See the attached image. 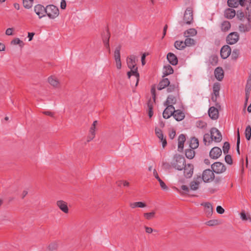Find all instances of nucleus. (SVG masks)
I'll return each mask as SVG.
<instances>
[{
	"label": "nucleus",
	"mask_w": 251,
	"mask_h": 251,
	"mask_svg": "<svg viewBox=\"0 0 251 251\" xmlns=\"http://www.w3.org/2000/svg\"><path fill=\"white\" fill-rule=\"evenodd\" d=\"M246 104H247V102L248 100V97L247 96L248 93H250V91L251 90V73L249 74L248 78L247 81V83L246 85Z\"/></svg>",
	"instance_id": "29"
},
{
	"label": "nucleus",
	"mask_w": 251,
	"mask_h": 251,
	"mask_svg": "<svg viewBox=\"0 0 251 251\" xmlns=\"http://www.w3.org/2000/svg\"><path fill=\"white\" fill-rule=\"evenodd\" d=\"M240 143V133L239 129L237 130V143H236V150L238 154H240V150H239V146Z\"/></svg>",
	"instance_id": "53"
},
{
	"label": "nucleus",
	"mask_w": 251,
	"mask_h": 251,
	"mask_svg": "<svg viewBox=\"0 0 251 251\" xmlns=\"http://www.w3.org/2000/svg\"><path fill=\"white\" fill-rule=\"evenodd\" d=\"M176 136V131L174 129H172L170 131L169 133V137L171 139H173Z\"/></svg>",
	"instance_id": "59"
},
{
	"label": "nucleus",
	"mask_w": 251,
	"mask_h": 251,
	"mask_svg": "<svg viewBox=\"0 0 251 251\" xmlns=\"http://www.w3.org/2000/svg\"><path fill=\"white\" fill-rule=\"evenodd\" d=\"M178 95H170L167 97L166 101L164 102V105H172L175 104L177 100V96Z\"/></svg>",
	"instance_id": "22"
},
{
	"label": "nucleus",
	"mask_w": 251,
	"mask_h": 251,
	"mask_svg": "<svg viewBox=\"0 0 251 251\" xmlns=\"http://www.w3.org/2000/svg\"><path fill=\"white\" fill-rule=\"evenodd\" d=\"M227 5L230 7L236 8L239 5L238 0H228Z\"/></svg>",
	"instance_id": "43"
},
{
	"label": "nucleus",
	"mask_w": 251,
	"mask_h": 251,
	"mask_svg": "<svg viewBox=\"0 0 251 251\" xmlns=\"http://www.w3.org/2000/svg\"><path fill=\"white\" fill-rule=\"evenodd\" d=\"M136 57L135 55H130L127 59V64L129 68L136 67Z\"/></svg>",
	"instance_id": "27"
},
{
	"label": "nucleus",
	"mask_w": 251,
	"mask_h": 251,
	"mask_svg": "<svg viewBox=\"0 0 251 251\" xmlns=\"http://www.w3.org/2000/svg\"><path fill=\"white\" fill-rule=\"evenodd\" d=\"M220 90V84L219 83H214L213 87V94L211 97V100L213 101H216L217 97L219 96Z\"/></svg>",
	"instance_id": "15"
},
{
	"label": "nucleus",
	"mask_w": 251,
	"mask_h": 251,
	"mask_svg": "<svg viewBox=\"0 0 251 251\" xmlns=\"http://www.w3.org/2000/svg\"><path fill=\"white\" fill-rule=\"evenodd\" d=\"M200 185V182L198 181H193L190 184V188L192 190H197L198 189Z\"/></svg>",
	"instance_id": "41"
},
{
	"label": "nucleus",
	"mask_w": 251,
	"mask_h": 251,
	"mask_svg": "<svg viewBox=\"0 0 251 251\" xmlns=\"http://www.w3.org/2000/svg\"><path fill=\"white\" fill-rule=\"evenodd\" d=\"M155 133L157 137L160 139L162 143V147L164 148L167 145V141L165 137H164L163 132L161 129L156 127L155 129Z\"/></svg>",
	"instance_id": "16"
},
{
	"label": "nucleus",
	"mask_w": 251,
	"mask_h": 251,
	"mask_svg": "<svg viewBox=\"0 0 251 251\" xmlns=\"http://www.w3.org/2000/svg\"><path fill=\"white\" fill-rule=\"evenodd\" d=\"M246 23H241L239 25V30L241 32H248L251 30V12H246Z\"/></svg>",
	"instance_id": "1"
},
{
	"label": "nucleus",
	"mask_w": 251,
	"mask_h": 251,
	"mask_svg": "<svg viewBox=\"0 0 251 251\" xmlns=\"http://www.w3.org/2000/svg\"><path fill=\"white\" fill-rule=\"evenodd\" d=\"M145 229L146 232L149 234L151 233L153 231H156V230H153L151 227L147 226H145Z\"/></svg>",
	"instance_id": "63"
},
{
	"label": "nucleus",
	"mask_w": 251,
	"mask_h": 251,
	"mask_svg": "<svg viewBox=\"0 0 251 251\" xmlns=\"http://www.w3.org/2000/svg\"><path fill=\"white\" fill-rule=\"evenodd\" d=\"M34 11L38 16L39 18L41 19L46 16V7H45L41 4L36 5L34 7Z\"/></svg>",
	"instance_id": "10"
},
{
	"label": "nucleus",
	"mask_w": 251,
	"mask_h": 251,
	"mask_svg": "<svg viewBox=\"0 0 251 251\" xmlns=\"http://www.w3.org/2000/svg\"><path fill=\"white\" fill-rule=\"evenodd\" d=\"M195 155V152L192 149H187L185 151V156L189 159H191L194 158Z\"/></svg>",
	"instance_id": "37"
},
{
	"label": "nucleus",
	"mask_w": 251,
	"mask_h": 251,
	"mask_svg": "<svg viewBox=\"0 0 251 251\" xmlns=\"http://www.w3.org/2000/svg\"><path fill=\"white\" fill-rule=\"evenodd\" d=\"M212 138L216 142H220L222 139V135L219 130L216 128L213 127L210 130Z\"/></svg>",
	"instance_id": "11"
},
{
	"label": "nucleus",
	"mask_w": 251,
	"mask_h": 251,
	"mask_svg": "<svg viewBox=\"0 0 251 251\" xmlns=\"http://www.w3.org/2000/svg\"><path fill=\"white\" fill-rule=\"evenodd\" d=\"M186 164L184 157L180 155H176L175 156V160L172 166L174 168L179 171L183 170L184 166Z\"/></svg>",
	"instance_id": "4"
},
{
	"label": "nucleus",
	"mask_w": 251,
	"mask_h": 251,
	"mask_svg": "<svg viewBox=\"0 0 251 251\" xmlns=\"http://www.w3.org/2000/svg\"><path fill=\"white\" fill-rule=\"evenodd\" d=\"M208 114L211 119L216 120L219 117L218 110L214 106L211 107L208 110Z\"/></svg>",
	"instance_id": "19"
},
{
	"label": "nucleus",
	"mask_w": 251,
	"mask_h": 251,
	"mask_svg": "<svg viewBox=\"0 0 251 251\" xmlns=\"http://www.w3.org/2000/svg\"><path fill=\"white\" fill-rule=\"evenodd\" d=\"M146 206V204L143 202L138 201V202H134L130 203V207L131 208H135L136 207L143 208Z\"/></svg>",
	"instance_id": "35"
},
{
	"label": "nucleus",
	"mask_w": 251,
	"mask_h": 251,
	"mask_svg": "<svg viewBox=\"0 0 251 251\" xmlns=\"http://www.w3.org/2000/svg\"><path fill=\"white\" fill-rule=\"evenodd\" d=\"M237 16L240 20L242 21L246 16V12H244L242 11H238L237 12Z\"/></svg>",
	"instance_id": "54"
},
{
	"label": "nucleus",
	"mask_w": 251,
	"mask_h": 251,
	"mask_svg": "<svg viewBox=\"0 0 251 251\" xmlns=\"http://www.w3.org/2000/svg\"><path fill=\"white\" fill-rule=\"evenodd\" d=\"M231 52L230 47L228 45H225L221 49V56L223 59H226L229 56Z\"/></svg>",
	"instance_id": "17"
},
{
	"label": "nucleus",
	"mask_w": 251,
	"mask_h": 251,
	"mask_svg": "<svg viewBox=\"0 0 251 251\" xmlns=\"http://www.w3.org/2000/svg\"><path fill=\"white\" fill-rule=\"evenodd\" d=\"M241 218L243 221H249L251 222V217L250 215L246 214L245 212H242L240 214Z\"/></svg>",
	"instance_id": "50"
},
{
	"label": "nucleus",
	"mask_w": 251,
	"mask_h": 251,
	"mask_svg": "<svg viewBox=\"0 0 251 251\" xmlns=\"http://www.w3.org/2000/svg\"><path fill=\"white\" fill-rule=\"evenodd\" d=\"M199 145L198 139L196 137L191 138L190 143V147L193 150L197 149Z\"/></svg>",
	"instance_id": "31"
},
{
	"label": "nucleus",
	"mask_w": 251,
	"mask_h": 251,
	"mask_svg": "<svg viewBox=\"0 0 251 251\" xmlns=\"http://www.w3.org/2000/svg\"><path fill=\"white\" fill-rule=\"evenodd\" d=\"M230 148V145L228 142H226L224 143V145L223 146V151L224 154H226L228 153V151Z\"/></svg>",
	"instance_id": "52"
},
{
	"label": "nucleus",
	"mask_w": 251,
	"mask_h": 251,
	"mask_svg": "<svg viewBox=\"0 0 251 251\" xmlns=\"http://www.w3.org/2000/svg\"><path fill=\"white\" fill-rule=\"evenodd\" d=\"M217 212L219 214H223L225 212L224 209L221 206H217L216 208Z\"/></svg>",
	"instance_id": "61"
},
{
	"label": "nucleus",
	"mask_w": 251,
	"mask_h": 251,
	"mask_svg": "<svg viewBox=\"0 0 251 251\" xmlns=\"http://www.w3.org/2000/svg\"><path fill=\"white\" fill-rule=\"evenodd\" d=\"M184 170V176L186 178H190L193 174L194 167L191 164H185L183 169Z\"/></svg>",
	"instance_id": "14"
},
{
	"label": "nucleus",
	"mask_w": 251,
	"mask_h": 251,
	"mask_svg": "<svg viewBox=\"0 0 251 251\" xmlns=\"http://www.w3.org/2000/svg\"><path fill=\"white\" fill-rule=\"evenodd\" d=\"M240 55V50L238 49L234 50L231 53V57L232 59L236 60L238 58Z\"/></svg>",
	"instance_id": "51"
},
{
	"label": "nucleus",
	"mask_w": 251,
	"mask_h": 251,
	"mask_svg": "<svg viewBox=\"0 0 251 251\" xmlns=\"http://www.w3.org/2000/svg\"><path fill=\"white\" fill-rule=\"evenodd\" d=\"M236 15L235 10L231 8H227L225 10V17L229 19H231L235 17Z\"/></svg>",
	"instance_id": "25"
},
{
	"label": "nucleus",
	"mask_w": 251,
	"mask_h": 251,
	"mask_svg": "<svg viewBox=\"0 0 251 251\" xmlns=\"http://www.w3.org/2000/svg\"><path fill=\"white\" fill-rule=\"evenodd\" d=\"M170 83V82L168 78H163L162 80L160 81L159 83L158 86H157V89L158 90H161L168 86L169 85Z\"/></svg>",
	"instance_id": "26"
},
{
	"label": "nucleus",
	"mask_w": 251,
	"mask_h": 251,
	"mask_svg": "<svg viewBox=\"0 0 251 251\" xmlns=\"http://www.w3.org/2000/svg\"><path fill=\"white\" fill-rule=\"evenodd\" d=\"M59 15V10L56 6L50 4L46 6V15L50 19H54Z\"/></svg>",
	"instance_id": "2"
},
{
	"label": "nucleus",
	"mask_w": 251,
	"mask_h": 251,
	"mask_svg": "<svg viewBox=\"0 0 251 251\" xmlns=\"http://www.w3.org/2000/svg\"><path fill=\"white\" fill-rule=\"evenodd\" d=\"M166 108L164 109L163 112V117L164 119H168L172 116H173L174 112H175V109L172 105H165Z\"/></svg>",
	"instance_id": "9"
},
{
	"label": "nucleus",
	"mask_w": 251,
	"mask_h": 251,
	"mask_svg": "<svg viewBox=\"0 0 251 251\" xmlns=\"http://www.w3.org/2000/svg\"><path fill=\"white\" fill-rule=\"evenodd\" d=\"M214 75L217 79L221 81L224 77V71L221 67H217L214 71Z\"/></svg>",
	"instance_id": "23"
},
{
	"label": "nucleus",
	"mask_w": 251,
	"mask_h": 251,
	"mask_svg": "<svg viewBox=\"0 0 251 251\" xmlns=\"http://www.w3.org/2000/svg\"><path fill=\"white\" fill-rule=\"evenodd\" d=\"M121 47V46H119L117 47L114 51V59L115 60L120 59L121 55H120V50Z\"/></svg>",
	"instance_id": "44"
},
{
	"label": "nucleus",
	"mask_w": 251,
	"mask_h": 251,
	"mask_svg": "<svg viewBox=\"0 0 251 251\" xmlns=\"http://www.w3.org/2000/svg\"><path fill=\"white\" fill-rule=\"evenodd\" d=\"M89 132H90V133L88 136V140H87L88 142L91 141L95 137V130L92 131V130H90Z\"/></svg>",
	"instance_id": "55"
},
{
	"label": "nucleus",
	"mask_w": 251,
	"mask_h": 251,
	"mask_svg": "<svg viewBox=\"0 0 251 251\" xmlns=\"http://www.w3.org/2000/svg\"><path fill=\"white\" fill-rule=\"evenodd\" d=\"M231 27V25L229 22L227 21H224L221 24V28L222 31H228Z\"/></svg>",
	"instance_id": "33"
},
{
	"label": "nucleus",
	"mask_w": 251,
	"mask_h": 251,
	"mask_svg": "<svg viewBox=\"0 0 251 251\" xmlns=\"http://www.w3.org/2000/svg\"><path fill=\"white\" fill-rule=\"evenodd\" d=\"M167 58L169 63L172 65H176L178 63L177 58L173 53H168L167 55Z\"/></svg>",
	"instance_id": "21"
},
{
	"label": "nucleus",
	"mask_w": 251,
	"mask_h": 251,
	"mask_svg": "<svg viewBox=\"0 0 251 251\" xmlns=\"http://www.w3.org/2000/svg\"><path fill=\"white\" fill-rule=\"evenodd\" d=\"M167 91L168 93L175 92L176 95H178V86L176 84H171L167 86Z\"/></svg>",
	"instance_id": "32"
},
{
	"label": "nucleus",
	"mask_w": 251,
	"mask_h": 251,
	"mask_svg": "<svg viewBox=\"0 0 251 251\" xmlns=\"http://www.w3.org/2000/svg\"><path fill=\"white\" fill-rule=\"evenodd\" d=\"M158 181L159 182L160 186L161 188L163 190H167L168 189V187L166 186L165 183L164 182V181L161 179H160Z\"/></svg>",
	"instance_id": "58"
},
{
	"label": "nucleus",
	"mask_w": 251,
	"mask_h": 251,
	"mask_svg": "<svg viewBox=\"0 0 251 251\" xmlns=\"http://www.w3.org/2000/svg\"><path fill=\"white\" fill-rule=\"evenodd\" d=\"M225 160L226 163L229 165H231L232 164V159L231 155H226L225 157Z\"/></svg>",
	"instance_id": "57"
},
{
	"label": "nucleus",
	"mask_w": 251,
	"mask_h": 251,
	"mask_svg": "<svg viewBox=\"0 0 251 251\" xmlns=\"http://www.w3.org/2000/svg\"><path fill=\"white\" fill-rule=\"evenodd\" d=\"M14 29L13 28H8L5 31V34L8 36L13 35Z\"/></svg>",
	"instance_id": "62"
},
{
	"label": "nucleus",
	"mask_w": 251,
	"mask_h": 251,
	"mask_svg": "<svg viewBox=\"0 0 251 251\" xmlns=\"http://www.w3.org/2000/svg\"><path fill=\"white\" fill-rule=\"evenodd\" d=\"M218 221L215 220H209L206 223V224L207 226H210L217 225H218Z\"/></svg>",
	"instance_id": "56"
},
{
	"label": "nucleus",
	"mask_w": 251,
	"mask_h": 251,
	"mask_svg": "<svg viewBox=\"0 0 251 251\" xmlns=\"http://www.w3.org/2000/svg\"><path fill=\"white\" fill-rule=\"evenodd\" d=\"M175 47L177 50H182L184 49L186 46L185 45V42L182 41H176L175 42Z\"/></svg>",
	"instance_id": "38"
},
{
	"label": "nucleus",
	"mask_w": 251,
	"mask_h": 251,
	"mask_svg": "<svg viewBox=\"0 0 251 251\" xmlns=\"http://www.w3.org/2000/svg\"><path fill=\"white\" fill-rule=\"evenodd\" d=\"M239 39V35L237 32L229 33L226 38V43L229 45L236 44Z\"/></svg>",
	"instance_id": "7"
},
{
	"label": "nucleus",
	"mask_w": 251,
	"mask_h": 251,
	"mask_svg": "<svg viewBox=\"0 0 251 251\" xmlns=\"http://www.w3.org/2000/svg\"><path fill=\"white\" fill-rule=\"evenodd\" d=\"M24 6L26 8H30L32 7L33 0H23Z\"/></svg>",
	"instance_id": "47"
},
{
	"label": "nucleus",
	"mask_w": 251,
	"mask_h": 251,
	"mask_svg": "<svg viewBox=\"0 0 251 251\" xmlns=\"http://www.w3.org/2000/svg\"><path fill=\"white\" fill-rule=\"evenodd\" d=\"M185 45L186 47H190L195 45L196 41L194 39L187 37L185 40Z\"/></svg>",
	"instance_id": "40"
},
{
	"label": "nucleus",
	"mask_w": 251,
	"mask_h": 251,
	"mask_svg": "<svg viewBox=\"0 0 251 251\" xmlns=\"http://www.w3.org/2000/svg\"><path fill=\"white\" fill-rule=\"evenodd\" d=\"M211 168L213 171L216 174H221L225 172L226 170V167L221 162H217L214 163L211 165Z\"/></svg>",
	"instance_id": "8"
},
{
	"label": "nucleus",
	"mask_w": 251,
	"mask_h": 251,
	"mask_svg": "<svg viewBox=\"0 0 251 251\" xmlns=\"http://www.w3.org/2000/svg\"><path fill=\"white\" fill-rule=\"evenodd\" d=\"M56 205L64 213L67 214L69 212V208L67 203L64 201L59 200L56 201Z\"/></svg>",
	"instance_id": "18"
},
{
	"label": "nucleus",
	"mask_w": 251,
	"mask_h": 251,
	"mask_svg": "<svg viewBox=\"0 0 251 251\" xmlns=\"http://www.w3.org/2000/svg\"><path fill=\"white\" fill-rule=\"evenodd\" d=\"M193 22V9L192 7H189L186 9L183 16V21L179 24L183 26L185 24L190 25Z\"/></svg>",
	"instance_id": "3"
},
{
	"label": "nucleus",
	"mask_w": 251,
	"mask_h": 251,
	"mask_svg": "<svg viewBox=\"0 0 251 251\" xmlns=\"http://www.w3.org/2000/svg\"><path fill=\"white\" fill-rule=\"evenodd\" d=\"M222 153V150L220 148L215 147L210 151L209 156L212 159H216L221 155Z\"/></svg>",
	"instance_id": "13"
},
{
	"label": "nucleus",
	"mask_w": 251,
	"mask_h": 251,
	"mask_svg": "<svg viewBox=\"0 0 251 251\" xmlns=\"http://www.w3.org/2000/svg\"><path fill=\"white\" fill-rule=\"evenodd\" d=\"M196 126L198 128L205 129L207 127V124L203 121L200 120L196 122Z\"/></svg>",
	"instance_id": "46"
},
{
	"label": "nucleus",
	"mask_w": 251,
	"mask_h": 251,
	"mask_svg": "<svg viewBox=\"0 0 251 251\" xmlns=\"http://www.w3.org/2000/svg\"><path fill=\"white\" fill-rule=\"evenodd\" d=\"M245 137L247 140H250L251 137V127L250 126H248L245 132Z\"/></svg>",
	"instance_id": "48"
},
{
	"label": "nucleus",
	"mask_w": 251,
	"mask_h": 251,
	"mask_svg": "<svg viewBox=\"0 0 251 251\" xmlns=\"http://www.w3.org/2000/svg\"><path fill=\"white\" fill-rule=\"evenodd\" d=\"M48 81L49 83L53 87H57L59 84L58 80L52 76L48 78Z\"/></svg>",
	"instance_id": "39"
},
{
	"label": "nucleus",
	"mask_w": 251,
	"mask_h": 251,
	"mask_svg": "<svg viewBox=\"0 0 251 251\" xmlns=\"http://www.w3.org/2000/svg\"><path fill=\"white\" fill-rule=\"evenodd\" d=\"M186 141L185 136L181 134L178 138V151H181L183 150L184 147V143Z\"/></svg>",
	"instance_id": "24"
},
{
	"label": "nucleus",
	"mask_w": 251,
	"mask_h": 251,
	"mask_svg": "<svg viewBox=\"0 0 251 251\" xmlns=\"http://www.w3.org/2000/svg\"><path fill=\"white\" fill-rule=\"evenodd\" d=\"M247 6L246 8V12H251V0H246Z\"/></svg>",
	"instance_id": "60"
},
{
	"label": "nucleus",
	"mask_w": 251,
	"mask_h": 251,
	"mask_svg": "<svg viewBox=\"0 0 251 251\" xmlns=\"http://www.w3.org/2000/svg\"><path fill=\"white\" fill-rule=\"evenodd\" d=\"M130 69V71L127 73L128 77L130 78L131 76H133L134 77V81L136 82L135 85L137 86L139 80V74L137 71V67H136Z\"/></svg>",
	"instance_id": "12"
},
{
	"label": "nucleus",
	"mask_w": 251,
	"mask_h": 251,
	"mask_svg": "<svg viewBox=\"0 0 251 251\" xmlns=\"http://www.w3.org/2000/svg\"><path fill=\"white\" fill-rule=\"evenodd\" d=\"M218 62V57L217 55H212L209 58V62L212 66H215Z\"/></svg>",
	"instance_id": "45"
},
{
	"label": "nucleus",
	"mask_w": 251,
	"mask_h": 251,
	"mask_svg": "<svg viewBox=\"0 0 251 251\" xmlns=\"http://www.w3.org/2000/svg\"><path fill=\"white\" fill-rule=\"evenodd\" d=\"M197 34V31L195 28H190L184 32V36L186 37L194 36Z\"/></svg>",
	"instance_id": "34"
},
{
	"label": "nucleus",
	"mask_w": 251,
	"mask_h": 251,
	"mask_svg": "<svg viewBox=\"0 0 251 251\" xmlns=\"http://www.w3.org/2000/svg\"><path fill=\"white\" fill-rule=\"evenodd\" d=\"M214 178L215 175L213 170L206 169L203 172L202 179L204 182H210L214 180Z\"/></svg>",
	"instance_id": "6"
},
{
	"label": "nucleus",
	"mask_w": 251,
	"mask_h": 251,
	"mask_svg": "<svg viewBox=\"0 0 251 251\" xmlns=\"http://www.w3.org/2000/svg\"><path fill=\"white\" fill-rule=\"evenodd\" d=\"M174 73L173 68L170 65H168L165 66L163 68V76H167L169 75L172 74Z\"/></svg>",
	"instance_id": "30"
},
{
	"label": "nucleus",
	"mask_w": 251,
	"mask_h": 251,
	"mask_svg": "<svg viewBox=\"0 0 251 251\" xmlns=\"http://www.w3.org/2000/svg\"><path fill=\"white\" fill-rule=\"evenodd\" d=\"M201 205L204 206L205 207V211L207 216H211L213 212V208L212 205L209 202H204L201 203Z\"/></svg>",
	"instance_id": "28"
},
{
	"label": "nucleus",
	"mask_w": 251,
	"mask_h": 251,
	"mask_svg": "<svg viewBox=\"0 0 251 251\" xmlns=\"http://www.w3.org/2000/svg\"><path fill=\"white\" fill-rule=\"evenodd\" d=\"M173 116L176 121H181L184 119L185 114L182 111L177 109L175 110Z\"/></svg>",
	"instance_id": "20"
},
{
	"label": "nucleus",
	"mask_w": 251,
	"mask_h": 251,
	"mask_svg": "<svg viewBox=\"0 0 251 251\" xmlns=\"http://www.w3.org/2000/svg\"><path fill=\"white\" fill-rule=\"evenodd\" d=\"M155 212L152 211L149 213H145L144 214V217L148 220H151L154 218Z\"/></svg>",
	"instance_id": "49"
},
{
	"label": "nucleus",
	"mask_w": 251,
	"mask_h": 251,
	"mask_svg": "<svg viewBox=\"0 0 251 251\" xmlns=\"http://www.w3.org/2000/svg\"><path fill=\"white\" fill-rule=\"evenodd\" d=\"M116 67L118 69H120L121 68L122 64H121V59L115 60Z\"/></svg>",
	"instance_id": "64"
},
{
	"label": "nucleus",
	"mask_w": 251,
	"mask_h": 251,
	"mask_svg": "<svg viewBox=\"0 0 251 251\" xmlns=\"http://www.w3.org/2000/svg\"><path fill=\"white\" fill-rule=\"evenodd\" d=\"M151 92L153 98V101H152L151 99L148 101V107L149 109V113L148 115L150 118H151L153 114V104L155 102V98H156V91L155 88H152L151 90Z\"/></svg>",
	"instance_id": "5"
},
{
	"label": "nucleus",
	"mask_w": 251,
	"mask_h": 251,
	"mask_svg": "<svg viewBox=\"0 0 251 251\" xmlns=\"http://www.w3.org/2000/svg\"><path fill=\"white\" fill-rule=\"evenodd\" d=\"M11 44L13 45H19L20 47H23L24 45V43L23 41L21 40L18 38H16L12 40L11 42Z\"/></svg>",
	"instance_id": "42"
},
{
	"label": "nucleus",
	"mask_w": 251,
	"mask_h": 251,
	"mask_svg": "<svg viewBox=\"0 0 251 251\" xmlns=\"http://www.w3.org/2000/svg\"><path fill=\"white\" fill-rule=\"evenodd\" d=\"M212 140L211 135H210L208 133H206L203 135V141L205 145H209Z\"/></svg>",
	"instance_id": "36"
}]
</instances>
